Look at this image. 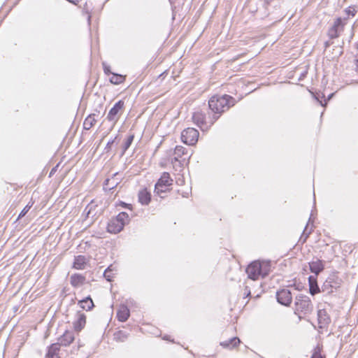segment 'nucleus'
<instances>
[{
    "instance_id": "obj_8",
    "label": "nucleus",
    "mask_w": 358,
    "mask_h": 358,
    "mask_svg": "<svg viewBox=\"0 0 358 358\" xmlns=\"http://www.w3.org/2000/svg\"><path fill=\"white\" fill-rule=\"evenodd\" d=\"M260 268V261H255L249 264L246 268V273L248 278L253 280H256L261 277Z\"/></svg>"
},
{
    "instance_id": "obj_1",
    "label": "nucleus",
    "mask_w": 358,
    "mask_h": 358,
    "mask_svg": "<svg viewBox=\"0 0 358 358\" xmlns=\"http://www.w3.org/2000/svg\"><path fill=\"white\" fill-rule=\"evenodd\" d=\"M235 103V99L228 94L213 96L208 101V108L213 113L212 117H210V124L213 125L222 113L234 106Z\"/></svg>"
},
{
    "instance_id": "obj_35",
    "label": "nucleus",
    "mask_w": 358,
    "mask_h": 358,
    "mask_svg": "<svg viewBox=\"0 0 358 358\" xmlns=\"http://www.w3.org/2000/svg\"><path fill=\"white\" fill-rule=\"evenodd\" d=\"M104 278L108 281H111L113 278V273H110V268H107L103 273Z\"/></svg>"
},
{
    "instance_id": "obj_30",
    "label": "nucleus",
    "mask_w": 358,
    "mask_h": 358,
    "mask_svg": "<svg viewBox=\"0 0 358 358\" xmlns=\"http://www.w3.org/2000/svg\"><path fill=\"white\" fill-rule=\"evenodd\" d=\"M113 336L114 340L117 342H124L128 338V334L122 330L115 332Z\"/></svg>"
},
{
    "instance_id": "obj_41",
    "label": "nucleus",
    "mask_w": 358,
    "mask_h": 358,
    "mask_svg": "<svg viewBox=\"0 0 358 358\" xmlns=\"http://www.w3.org/2000/svg\"><path fill=\"white\" fill-rule=\"evenodd\" d=\"M310 358H324V357H322L320 352H315L313 353V355H312V357Z\"/></svg>"
},
{
    "instance_id": "obj_39",
    "label": "nucleus",
    "mask_w": 358,
    "mask_h": 358,
    "mask_svg": "<svg viewBox=\"0 0 358 358\" xmlns=\"http://www.w3.org/2000/svg\"><path fill=\"white\" fill-rule=\"evenodd\" d=\"M307 228H308V224L306 225V227H305L304 229V231H303V235L301 236V238H303V237H304V239H303V242L306 241V240L307 239V238L308 237L309 234H310V231H309L308 234H306V231L307 230Z\"/></svg>"
},
{
    "instance_id": "obj_14",
    "label": "nucleus",
    "mask_w": 358,
    "mask_h": 358,
    "mask_svg": "<svg viewBox=\"0 0 358 358\" xmlns=\"http://www.w3.org/2000/svg\"><path fill=\"white\" fill-rule=\"evenodd\" d=\"M130 315L129 309L127 306L122 305L117 312V317L120 322H125L128 320Z\"/></svg>"
},
{
    "instance_id": "obj_17",
    "label": "nucleus",
    "mask_w": 358,
    "mask_h": 358,
    "mask_svg": "<svg viewBox=\"0 0 358 358\" xmlns=\"http://www.w3.org/2000/svg\"><path fill=\"white\" fill-rule=\"evenodd\" d=\"M309 292L312 296L320 292V289L317 285V278L315 276L310 275L308 278Z\"/></svg>"
},
{
    "instance_id": "obj_28",
    "label": "nucleus",
    "mask_w": 358,
    "mask_h": 358,
    "mask_svg": "<svg viewBox=\"0 0 358 358\" xmlns=\"http://www.w3.org/2000/svg\"><path fill=\"white\" fill-rule=\"evenodd\" d=\"M118 184L113 178L111 179H106L103 182V189L106 190H111L114 189Z\"/></svg>"
},
{
    "instance_id": "obj_43",
    "label": "nucleus",
    "mask_w": 358,
    "mask_h": 358,
    "mask_svg": "<svg viewBox=\"0 0 358 358\" xmlns=\"http://www.w3.org/2000/svg\"><path fill=\"white\" fill-rule=\"evenodd\" d=\"M120 205L124 208H129V206H131V204H127L122 201L120 202Z\"/></svg>"
},
{
    "instance_id": "obj_36",
    "label": "nucleus",
    "mask_w": 358,
    "mask_h": 358,
    "mask_svg": "<svg viewBox=\"0 0 358 358\" xmlns=\"http://www.w3.org/2000/svg\"><path fill=\"white\" fill-rule=\"evenodd\" d=\"M102 65H103V71H104V73L106 74V75H110L112 73H113V72H111L110 71V66H108L106 62H103L102 63Z\"/></svg>"
},
{
    "instance_id": "obj_11",
    "label": "nucleus",
    "mask_w": 358,
    "mask_h": 358,
    "mask_svg": "<svg viewBox=\"0 0 358 358\" xmlns=\"http://www.w3.org/2000/svg\"><path fill=\"white\" fill-rule=\"evenodd\" d=\"M86 323V316L84 313L78 312L76 314V320L73 322V327L76 331H81Z\"/></svg>"
},
{
    "instance_id": "obj_45",
    "label": "nucleus",
    "mask_w": 358,
    "mask_h": 358,
    "mask_svg": "<svg viewBox=\"0 0 358 358\" xmlns=\"http://www.w3.org/2000/svg\"><path fill=\"white\" fill-rule=\"evenodd\" d=\"M324 45H325V48H327L330 45V43L329 41H327V42H325Z\"/></svg>"
},
{
    "instance_id": "obj_18",
    "label": "nucleus",
    "mask_w": 358,
    "mask_h": 358,
    "mask_svg": "<svg viewBox=\"0 0 358 358\" xmlns=\"http://www.w3.org/2000/svg\"><path fill=\"white\" fill-rule=\"evenodd\" d=\"M60 347L57 342L52 344L48 348L45 358H59L58 352L59 351Z\"/></svg>"
},
{
    "instance_id": "obj_24",
    "label": "nucleus",
    "mask_w": 358,
    "mask_h": 358,
    "mask_svg": "<svg viewBox=\"0 0 358 358\" xmlns=\"http://www.w3.org/2000/svg\"><path fill=\"white\" fill-rule=\"evenodd\" d=\"M187 154V149L182 145H177L174 150V157L173 160L178 162V159Z\"/></svg>"
},
{
    "instance_id": "obj_27",
    "label": "nucleus",
    "mask_w": 358,
    "mask_h": 358,
    "mask_svg": "<svg viewBox=\"0 0 358 358\" xmlns=\"http://www.w3.org/2000/svg\"><path fill=\"white\" fill-rule=\"evenodd\" d=\"M125 80V77L121 74L113 73L110 78V82L114 85L122 83Z\"/></svg>"
},
{
    "instance_id": "obj_31",
    "label": "nucleus",
    "mask_w": 358,
    "mask_h": 358,
    "mask_svg": "<svg viewBox=\"0 0 358 358\" xmlns=\"http://www.w3.org/2000/svg\"><path fill=\"white\" fill-rule=\"evenodd\" d=\"M134 134H131L128 136V138H127L126 141L124 142V143L123 145V148H122L123 153L129 149V148L130 147V145H131V143L134 141Z\"/></svg>"
},
{
    "instance_id": "obj_6",
    "label": "nucleus",
    "mask_w": 358,
    "mask_h": 358,
    "mask_svg": "<svg viewBox=\"0 0 358 358\" xmlns=\"http://www.w3.org/2000/svg\"><path fill=\"white\" fill-rule=\"evenodd\" d=\"M210 117H212V116L209 115L208 120H206V115L200 111L195 112L192 115L193 122L202 130L207 129L211 126L210 124Z\"/></svg>"
},
{
    "instance_id": "obj_9",
    "label": "nucleus",
    "mask_w": 358,
    "mask_h": 358,
    "mask_svg": "<svg viewBox=\"0 0 358 358\" xmlns=\"http://www.w3.org/2000/svg\"><path fill=\"white\" fill-rule=\"evenodd\" d=\"M317 320L319 328L324 329L331 322V318L324 309H320L317 311Z\"/></svg>"
},
{
    "instance_id": "obj_13",
    "label": "nucleus",
    "mask_w": 358,
    "mask_h": 358,
    "mask_svg": "<svg viewBox=\"0 0 358 358\" xmlns=\"http://www.w3.org/2000/svg\"><path fill=\"white\" fill-rule=\"evenodd\" d=\"M310 270L312 273L317 275L324 268V263L322 260L317 259L309 263Z\"/></svg>"
},
{
    "instance_id": "obj_29",
    "label": "nucleus",
    "mask_w": 358,
    "mask_h": 358,
    "mask_svg": "<svg viewBox=\"0 0 358 358\" xmlns=\"http://www.w3.org/2000/svg\"><path fill=\"white\" fill-rule=\"evenodd\" d=\"M115 220L118 223H122L123 227H124L129 222V217L127 213L121 212L117 215Z\"/></svg>"
},
{
    "instance_id": "obj_23",
    "label": "nucleus",
    "mask_w": 358,
    "mask_h": 358,
    "mask_svg": "<svg viewBox=\"0 0 358 358\" xmlns=\"http://www.w3.org/2000/svg\"><path fill=\"white\" fill-rule=\"evenodd\" d=\"M240 343L241 341L238 337H234L228 341L221 342L220 345H222L224 348L231 349L236 347Z\"/></svg>"
},
{
    "instance_id": "obj_10",
    "label": "nucleus",
    "mask_w": 358,
    "mask_h": 358,
    "mask_svg": "<svg viewBox=\"0 0 358 358\" xmlns=\"http://www.w3.org/2000/svg\"><path fill=\"white\" fill-rule=\"evenodd\" d=\"M74 334L73 331H66L63 335L58 338V344L60 346H69L74 341Z\"/></svg>"
},
{
    "instance_id": "obj_25",
    "label": "nucleus",
    "mask_w": 358,
    "mask_h": 358,
    "mask_svg": "<svg viewBox=\"0 0 358 358\" xmlns=\"http://www.w3.org/2000/svg\"><path fill=\"white\" fill-rule=\"evenodd\" d=\"M347 18H341L338 17L336 19V20L334 22V24L331 27L336 29L339 32H341L343 31L344 26L346 24Z\"/></svg>"
},
{
    "instance_id": "obj_47",
    "label": "nucleus",
    "mask_w": 358,
    "mask_h": 358,
    "mask_svg": "<svg viewBox=\"0 0 358 358\" xmlns=\"http://www.w3.org/2000/svg\"><path fill=\"white\" fill-rule=\"evenodd\" d=\"M108 268H110V273L113 271V265L109 266Z\"/></svg>"
},
{
    "instance_id": "obj_32",
    "label": "nucleus",
    "mask_w": 358,
    "mask_h": 358,
    "mask_svg": "<svg viewBox=\"0 0 358 358\" xmlns=\"http://www.w3.org/2000/svg\"><path fill=\"white\" fill-rule=\"evenodd\" d=\"M331 286L332 285H331V284L327 279L322 286V291L327 292L329 294L332 293L334 289L331 287Z\"/></svg>"
},
{
    "instance_id": "obj_48",
    "label": "nucleus",
    "mask_w": 358,
    "mask_h": 358,
    "mask_svg": "<svg viewBox=\"0 0 358 358\" xmlns=\"http://www.w3.org/2000/svg\"><path fill=\"white\" fill-rule=\"evenodd\" d=\"M357 49H358V43H357Z\"/></svg>"
},
{
    "instance_id": "obj_37",
    "label": "nucleus",
    "mask_w": 358,
    "mask_h": 358,
    "mask_svg": "<svg viewBox=\"0 0 358 358\" xmlns=\"http://www.w3.org/2000/svg\"><path fill=\"white\" fill-rule=\"evenodd\" d=\"M345 11L347 13V15H352V16H355V15L356 13V10L354 8L350 7V6L347 8Z\"/></svg>"
},
{
    "instance_id": "obj_4",
    "label": "nucleus",
    "mask_w": 358,
    "mask_h": 358,
    "mask_svg": "<svg viewBox=\"0 0 358 358\" xmlns=\"http://www.w3.org/2000/svg\"><path fill=\"white\" fill-rule=\"evenodd\" d=\"M199 133L194 128H187L184 129L181 133L182 141L189 145H194L198 141Z\"/></svg>"
},
{
    "instance_id": "obj_3",
    "label": "nucleus",
    "mask_w": 358,
    "mask_h": 358,
    "mask_svg": "<svg viewBox=\"0 0 358 358\" xmlns=\"http://www.w3.org/2000/svg\"><path fill=\"white\" fill-rule=\"evenodd\" d=\"M124 101L123 100H119L109 110L106 116V120L109 122H113V125L114 126L124 113Z\"/></svg>"
},
{
    "instance_id": "obj_34",
    "label": "nucleus",
    "mask_w": 358,
    "mask_h": 358,
    "mask_svg": "<svg viewBox=\"0 0 358 358\" xmlns=\"http://www.w3.org/2000/svg\"><path fill=\"white\" fill-rule=\"evenodd\" d=\"M31 207V205H29L27 204L23 209L20 212V213L18 215V217H17V220L23 217L27 213L28 211L30 210Z\"/></svg>"
},
{
    "instance_id": "obj_44",
    "label": "nucleus",
    "mask_w": 358,
    "mask_h": 358,
    "mask_svg": "<svg viewBox=\"0 0 358 358\" xmlns=\"http://www.w3.org/2000/svg\"><path fill=\"white\" fill-rule=\"evenodd\" d=\"M176 182H177L178 185H182V182H183V179H182H182L179 178V179L176 181Z\"/></svg>"
},
{
    "instance_id": "obj_42",
    "label": "nucleus",
    "mask_w": 358,
    "mask_h": 358,
    "mask_svg": "<svg viewBox=\"0 0 358 358\" xmlns=\"http://www.w3.org/2000/svg\"><path fill=\"white\" fill-rule=\"evenodd\" d=\"M89 208H90V209H89V210H87V216H88V215L90 214V213H91L92 207L90 206V205H88V206L85 208V211H86Z\"/></svg>"
},
{
    "instance_id": "obj_38",
    "label": "nucleus",
    "mask_w": 358,
    "mask_h": 358,
    "mask_svg": "<svg viewBox=\"0 0 358 358\" xmlns=\"http://www.w3.org/2000/svg\"><path fill=\"white\" fill-rule=\"evenodd\" d=\"M117 138V137L115 138V139L113 140H111L110 141L108 142L106 148H105V150L106 152H109V150H110L111 148V145H113V143L115 142V140Z\"/></svg>"
},
{
    "instance_id": "obj_22",
    "label": "nucleus",
    "mask_w": 358,
    "mask_h": 358,
    "mask_svg": "<svg viewBox=\"0 0 358 358\" xmlns=\"http://www.w3.org/2000/svg\"><path fill=\"white\" fill-rule=\"evenodd\" d=\"M327 280L334 289H338L342 284V280L335 273L330 275Z\"/></svg>"
},
{
    "instance_id": "obj_21",
    "label": "nucleus",
    "mask_w": 358,
    "mask_h": 358,
    "mask_svg": "<svg viewBox=\"0 0 358 358\" xmlns=\"http://www.w3.org/2000/svg\"><path fill=\"white\" fill-rule=\"evenodd\" d=\"M260 274L262 278L267 276L271 272V262L270 261H260Z\"/></svg>"
},
{
    "instance_id": "obj_19",
    "label": "nucleus",
    "mask_w": 358,
    "mask_h": 358,
    "mask_svg": "<svg viewBox=\"0 0 358 358\" xmlns=\"http://www.w3.org/2000/svg\"><path fill=\"white\" fill-rule=\"evenodd\" d=\"M78 304L80 305L82 309L85 310L87 311L92 310V308L94 306V302L90 296L86 297L85 299L80 300L78 301Z\"/></svg>"
},
{
    "instance_id": "obj_7",
    "label": "nucleus",
    "mask_w": 358,
    "mask_h": 358,
    "mask_svg": "<svg viewBox=\"0 0 358 358\" xmlns=\"http://www.w3.org/2000/svg\"><path fill=\"white\" fill-rule=\"evenodd\" d=\"M276 299L281 305L289 306L292 301V294L288 289H282L276 292Z\"/></svg>"
},
{
    "instance_id": "obj_15",
    "label": "nucleus",
    "mask_w": 358,
    "mask_h": 358,
    "mask_svg": "<svg viewBox=\"0 0 358 358\" xmlns=\"http://www.w3.org/2000/svg\"><path fill=\"white\" fill-rule=\"evenodd\" d=\"M85 277L79 273L73 274L70 278V283L73 287H79L85 282Z\"/></svg>"
},
{
    "instance_id": "obj_33",
    "label": "nucleus",
    "mask_w": 358,
    "mask_h": 358,
    "mask_svg": "<svg viewBox=\"0 0 358 358\" xmlns=\"http://www.w3.org/2000/svg\"><path fill=\"white\" fill-rule=\"evenodd\" d=\"M341 32L337 31L336 29L331 27L328 31V36L330 38H336L339 36Z\"/></svg>"
},
{
    "instance_id": "obj_16",
    "label": "nucleus",
    "mask_w": 358,
    "mask_h": 358,
    "mask_svg": "<svg viewBox=\"0 0 358 358\" xmlns=\"http://www.w3.org/2000/svg\"><path fill=\"white\" fill-rule=\"evenodd\" d=\"M124 229L122 223H118L115 219L110 220L107 227L109 233L117 234Z\"/></svg>"
},
{
    "instance_id": "obj_46",
    "label": "nucleus",
    "mask_w": 358,
    "mask_h": 358,
    "mask_svg": "<svg viewBox=\"0 0 358 358\" xmlns=\"http://www.w3.org/2000/svg\"><path fill=\"white\" fill-rule=\"evenodd\" d=\"M68 1L71 2V3H73L74 4H77V2H78V1L77 0L76 2L73 1V0H67Z\"/></svg>"
},
{
    "instance_id": "obj_12",
    "label": "nucleus",
    "mask_w": 358,
    "mask_h": 358,
    "mask_svg": "<svg viewBox=\"0 0 358 358\" xmlns=\"http://www.w3.org/2000/svg\"><path fill=\"white\" fill-rule=\"evenodd\" d=\"M88 259L85 255H78L75 257L73 264V268L78 270H83L88 262Z\"/></svg>"
},
{
    "instance_id": "obj_5",
    "label": "nucleus",
    "mask_w": 358,
    "mask_h": 358,
    "mask_svg": "<svg viewBox=\"0 0 358 358\" xmlns=\"http://www.w3.org/2000/svg\"><path fill=\"white\" fill-rule=\"evenodd\" d=\"M173 180L168 172H164L155 184V191L157 194L165 192L172 185Z\"/></svg>"
},
{
    "instance_id": "obj_26",
    "label": "nucleus",
    "mask_w": 358,
    "mask_h": 358,
    "mask_svg": "<svg viewBox=\"0 0 358 358\" xmlns=\"http://www.w3.org/2000/svg\"><path fill=\"white\" fill-rule=\"evenodd\" d=\"M95 114H91L87 116V117L83 123L84 129L86 130H89L91 129L96 122V120L94 118Z\"/></svg>"
},
{
    "instance_id": "obj_20",
    "label": "nucleus",
    "mask_w": 358,
    "mask_h": 358,
    "mask_svg": "<svg viewBox=\"0 0 358 358\" xmlns=\"http://www.w3.org/2000/svg\"><path fill=\"white\" fill-rule=\"evenodd\" d=\"M151 200V194L147 189H143L138 193V201L143 205H148Z\"/></svg>"
},
{
    "instance_id": "obj_2",
    "label": "nucleus",
    "mask_w": 358,
    "mask_h": 358,
    "mask_svg": "<svg viewBox=\"0 0 358 358\" xmlns=\"http://www.w3.org/2000/svg\"><path fill=\"white\" fill-rule=\"evenodd\" d=\"M313 309V303L308 296L302 294L296 296L294 312L300 320L304 316L310 314Z\"/></svg>"
},
{
    "instance_id": "obj_40",
    "label": "nucleus",
    "mask_w": 358,
    "mask_h": 358,
    "mask_svg": "<svg viewBox=\"0 0 358 358\" xmlns=\"http://www.w3.org/2000/svg\"><path fill=\"white\" fill-rule=\"evenodd\" d=\"M243 294L245 296V297H248L250 295V289L248 287H245Z\"/></svg>"
}]
</instances>
